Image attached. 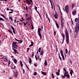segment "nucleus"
<instances>
[{
  "instance_id": "1",
  "label": "nucleus",
  "mask_w": 79,
  "mask_h": 79,
  "mask_svg": "<svg viewBox=\"0 0 79 79\" xmlns=\"http://www.w3.org/2000/svg\"><path fill=\"white\" fill-rule=\"evenodd\" d=\"M78 22H79V20L78 21ZM79 22L78 23V24H77V25L76 27H75V31H74V33L75 34H76L77 35V34H78V32H79Z\"/></svg>"
},
{
  "instance_id": "2",
  "label": "nucleus",
  "mask_w": 79,
  "mask_h": 79,
  "mask_svg": "<svg viewBox=\"0 0 79 79\" xmlns=\"http://www.w3.org/2000/svg\"><path fill=\"white\" fill-rule=\"evenodd\" d=\"M65 30L66 31H65V33L66 37V42L67 44H69V34H68V31L66 29Z\"/></svg>"
},
{
  "instance_id": "3",
  "label": "nucleus",
  "mask_w": 79,
  "mask_h": 79,
  "mask_svg": "<svg viewBox=\"0 0 79 79\" xmlns=\"http://www.w3.org/2000/svg\"><path fill=\"white\" fill-rule=\"evenodd\" d=\"M17 43L15 42H13L12 45V47L13 48H17V47H18V46L16 45V43Z\"/></svg>"
},
{
  "instance_id": "4",
  "label": "nucleus",
  "mask_w": 79,
  "mask_h": 79,
  "mask_svg": "<svg viewBox=\"0 0 79 79\" xmlns=\"http://www.w3.org/2000/svg\"><path fill=\"white\" fill-rule=\"evenodd\" d=\"M40 31H42V29L40 28H38V34L40 36V39H42V35L41 34V33H40Z\"/></svg>"
},
{
  "instance_id": "5",
  "label": "nucleus",
  "mask_w": 79,
  "mask_h": 79,
  "mask_svg": "<svg viewBox=\"0 0 79 79\" xmlns=\"http://www.w3.org/2000/svg\"><path fill=\"white\" fill-rule=\"evenodd\" d=\"M65 10L66 13H69V6H66L65 7Z\"/></svg>"
},
{
  "instance_id": "6",
  "label": "nucleus",
  "mask_w": 79,
  "mask_h": 79,
  "mask_svg": "<svg viewBox=\"0 0 79 79\" xmlns=\"http://www.w3.org/2000/svg\"><path fill=\"white\" fill-rule=\"evenodd\" d=\"M63 51H60V53L61 55V56L62 57V58L63 60H64V55H63Z\"/></svg>"
},
{
  "instance_id": "7",
  "label": "nucleus",
  "mask_w": 79,
  "mask_h": 79,
  "mask_svg": "<svg viewBox=\"0 0 79 79\" xmlns=\"http://www.w3.org/2000/svg\"><path fill=\"white\" fill-rule=\"evenodd\" d=\"M61 28L62 29L63 28V20H61Z\"/></svg>"
},
{
  "instance_id": "8",
  "label": "nucleus",
  "mask_w": 79,
  "mask_h": 79,
  "mask_svg": "<svg viewBox=\"0 0 79 79\" xmlns=\"http://www.w3.org/2000/svg\"><path fill=\"white\" fill-rule=\"evenodd\" d=\"M15 40H16L18 42H19V43H18V44H19L20 43H22V42H23V41L22 40H18L17 39H16V38H15Z\"/></svg>"
},
{
  "instance_id": "9",
  "label": "nucleus",
  "mask_w": 79,
  "mask_h": 79,
  "mask_svg": "<svg viewBox=\"0 0 79 79\" xmlns=\"http://www.w3.org/2000/svg\"><path fill=\"white\" fill-rule=\"evenodd\" d=\"M79 19H78L77 18H76V19H75V22H76V23H77L78 21V22L77 23V24H79Z\"/></svg>"
},
{
  "instance_id": "10",
  "label": "nucleus",
  "mask_w": 79,
  "mask_h": 79,
  "mask_svg": "<svg viewBox=\"0 0 79 79\" xmlns=\"http://www.w3.org/2000/svg\"><path fill=\"white\" fill-rule=\"evenodd\" d=\"M15 74L14 75V76L16 78L17 77V76H18V72H16L15 73H14Z\"/></svg>"
},
{
  "instance_id": "11",
  "label": "nucleus",
  "mask_w": 79,
  "mask_h": 79,
  "mask_svg": "<svg viewBox=\"0 0 79 79\" xmlns=\"http://www.w3.org/2000/svg\"><path fill=\"white\" fill-rule=\"evenodd\" d=\"M54 17L56 19H57L58 18V14L56 13L54 15Z\"/></svg>"
},
{
  "instance_id": "12",
  "label": "nucleus",
  "mask_w": 79,
  "mask_h": 79,
  "mask_svg": "<svg viewBox=\"0 0 79 79\" xmlns=\"http://www.w3.org/2000/svg\"><path fill=\"white\" fill-rule=\"evenodd\" d=\"M73 71L72 69H71V70L70 72V74L71 76H73Z\"/></svg>"
},
{
  "instance_id": "13",
  "label": "nucleus",
  "mask_w": 79,
  "mask_h": 79,
  "mask_svg": "<svg viewBox=\"0 0 79 79\" xmlns=\"http://www.w3.org/2000/svg\"><path fill=\"white\" fill-rule=\"evenodd\" d=\"M68 74V71H65V73L64 74V76H66V75Z\"/></svg>"
},
{
  "instance_id": "14",
  "label": "nucleus",
  "mask_w": 79,
  "mask_h": 79,
  "mask_svg": "<svg viewBox=\"0 0 79 79\" xmlns=\"http://www.w3.org/2000/svg\"><path fill=\"white\" fill-rule=\"evenodd\" d=\"M44 65L45 66H46L47 65V60H45Z\"/></svg>"
},
{
  "instance_id": "15",
  "label": "nucleus",
  "mask_w": 79,
  "mask_h": 79,
  "mask_svg": "<svg viewBox=\"0 0 79 79\" xmlns=\"http://www.w3.org/2000/svg\"><path fill=\"white\" fill-rule=\"evenodd\" d=\"M76 11L74 10L72 12V14L73 15H76Z\"/></svg>"
},
{
  "instance_id": "16",
  "label": "nucleus",
  "mask_w": 79,
  "mask_h": 79,
  "mask_svg": "<svg viewBox=\"0 0 79 79\" xmlns=\"http://www.w3.org/2000/svg\"><path fill=\"white\" fill-rule=\"evenodd\" d=\"M61 35L63 37V39H64V38L65 37L64 36V33H63L62 34H61Z\"/></svg>"
},
{
  "instance_id": "17",
  "label": "nucleus",
  "mask_w": 79,
  "mask_h": 79,
  "mask_svg": "<svg viewBox=\"0 0 79 79\" xmlns=\"http://www.w3.org/2000/svg\"><path fill=\"white\" fill-rule=\"evenodd\" d=\"M20 63L21 65V67H23V63H22V61H20Z\"/></svg>"
},
{
  "instance_id": "18",
  "label": "nucleus",
  "mask_w": 79,
  "mask_h": 79,
  "mask_svg": "<svg viewBox=\"0 0 79 79\" xmlns=\"http://www.w3.org/2000/svg\"><path fill=\"white\" fill-rule=\"evenodd\" d=\"M29 63H32V60H31V58L29 57Z\"/></svg>"
},
{
  "instance_id": "19",
  "label": "nucleus",
  "mask_w": 79,
  "mask_h": 79,
  "mask_svg": "<svg viewBox=\"0 0 79 79\" xmlns=\"http://www.w3.org/2000/svg\"><path fill=\"white\" fill-rule=\"evenodd\" d=\"M44 54V50H42L40 52V55H42Z\"/></svg>"
},
{
  "instance_id": "20",
  "label": "nucleus",
  "mask_w": 79,
  "mask_h": 79,
  "mask_svg": "<svg viewBox=\"0 0 79 79\" xmlns=\"http://www.w3.org/2000/svg\"><path fill=\"white\" fill-rule=\"evenodd\" d=\"M46 18L47 19H48L49 21V22L50 23V19L49 18H48V15H47V13H46Z\"/></svg>"
},
{
  "instance_id": "21",
  "label": "nucleus",
  "mask_w": 79,
  "mask_h": 79,
  "mask_svg": "<svg viewBox=\"0 0 79 79\" xmlns=\"http://www.w3.org/2000/svg\"><path fill=\"white\" fill-rule=\"evenodd\" d=\"M26 19L27 20V21H29L30 19H31V17H30L29 18H26Z\"/></svg>"
},
{
  "instance_id": "22",
  "label": "nucleus",
  "mask_w": 79,
  "mask_h": 79,
  "mask_svg": "<svg viewBox=\"0 0 79 79\" xmlns=\"http://www.w3.org/2000/svg\"><path fill=\"white\" fill-rule=\"evenodd\" d=\"M14 61L15 62V64H16V63H17V60H16V59H14Z\"/></svg>"
},
{
  "instance_id": "23",
  "label": "nucleus",
  "mask_w": 79,
  "mask_h": 79,
  "mask_svg": "<svg viewBox=\"0 0 79 79\" xmlns=\"http://www.w3.org/2000/svg\"><path fill=\"white\" fill-rule=\"evenodd\" d=\"M65 76V77H67V78H69L70 77V76H69V74H67L66 75V76Z\"/></svg>"
},
{
  "instance_id": "24",
  "label": "nucleus",
  "mask_w": 79,
  "mask_h": 79,
  "mask_svg": "<svg viewBox=\"0 0 79 79\" xmlns=\"http://www.w3.org/2000/svg\"><path fill=\"white\" fill-rule=\"evenodd\" d=\"M56 26H57V28H59V26H58V24L56 23Z\"/></svg>"
},
{
  "instance_id": "25",
  "label": "nucleus",
  "mask_w": 79,
  "mask_h": 79,
  "mask_svg": "<svg viewBox=\"0 0 79 79\" xmlns=\"http://www.w3.org/2000/svg\"><path fill=\"white\" fill-rule=\"evenodd\" d=\"M41 73L43 74H44V76H46V73L45 72H44L42 71H41Z\"/></svg>"
},
{
  "instance_id": "26",
  "label": "nucleus",
  "mask_w": 79,
  "mask_h": 79,
  "mask_svg": "<svg viewBox=\"0 0 79 79\" xmlns=\"http://www.w3.org/2000/svg\"><path fill=\"white\" fill-rule=\"evenodd\" d=\"M14 51V52H15V53H18V52H17V51L16 49H13Z\"/></svg>"
},
{
  "instance_id": "27",
  "label": "nucleus",
  "mask_w": 79,
  "mask_h": 79,
  "mask_svg": "<svg viewBox=\"0 0 79 79\" xmlns=\"http://www.w3.org/2000/svg\"><path fill=\"white\" fill-rule=\"evenodd\" d=\"M31 44L29 46V47H32V46H33V45L34 44V43H33L32 42H31Z\"/></svg>"
},
{
  "instance_id": "28",
  "label": "nucleus",
  "mask_w": 79,
  "mask_h": 79,
  "mask_svg": "<svg viewBox=\"0 0 79 79\" xmlns=\"http://www.w3.org/2000/svg\"><path fill=\"white\" fill-rule=\"evenodd\" d=\"M75 6V4H72V9H73V8H74V6Z\"/></svg>"
},
{
  "instance_id": "29",
  "label": "nucleus",
  "mask_w": 79,
  "mask_h": 79,
  "mask_svg": "<svg viewBox=\"0 0 79 79\" xmlns=\"http://www.w3.org/2000/svg\"><path fill=\"white\" fill-rule=\"evenodd\" d=\"M56 74L57 76H60V73H59L58 72H56Z\"/></svg>"
},
{
  "instance_id": "30",
  "label": "nucleus",
  "mask_w": 79,
  "mask_h": 79,
  "mask_svg": "<svg viewBox=\"0 0 79 79\" xmlns=\"http://www.w3.org/2000/svg\"><path fill=\"white\" fill-rule=\"evenodd\" d=\"M65 51H66V54H67V53H68V49H66Z\"/></svg>"
},
{
  "instance_id": "31",
  "label": "nucleus",
  "mask_w": 79,
  "mask_h": 79,
  "mask_svg": "<svg viewBox=\"0 0 79 79\" xmlns=\"http://www.w3.org/2000/svg\"><path fill=\"white\" fill-rule=\"evenodd\" d=\"M0 21H4V19L2 18H0Z\"/></svg>"
},
{
  "instance_id": "32",
  "label": "nucleus",
  "mask_w": 79,
  "mask_h": 79,
  "mask_svg": "<svg viewBox=\"0 0 79 79\" xmlns=\"http://www.w3.org/2000/svg\"><path fill=\"white\" fill-rule=\"evenodd\" d=\"M10 63L11 62H10V61L9 60L8 64V66H10Z\"/></svg>"
},
{
  "instance_id": "33",
  "label": "nucleus",
  "mask_w": 79,
  "mask_h": 79,
  "mask_svg": "<svg viewBox=\"0 0 79 79\" xmlns=\"http://www.w3.org/2000/svg\"><path fill=\"white\" fill-rule=\"evenodd\" d=\"M34 76H36V75H37V72H35L34 73Z\"/></svg>"
},
{
  "instance_id": "34",
  "label": "nucleus",
  "mask_w": 79,
  "mask_h": 79,
  "mask_svg": "<svg viewBox=\"0 0 79 79\" xmlns=\"http://www.w3.org/2000/svg\"><path fill=\"white\" fill-rule=\"evenodd\" d=\"M11 26V27L12 29L13 30H15V28H14L13 27V26Z\"/></svg>"
},
{
  "instance_id": "35",
  "label": "nucleus",
  "mask_w": 79,
  "mask_h": 79,
  "mask_svg": "<svg viewBox=\"0 0 79 79\" xmlns=\"http://www.w3.org/2000/svg\"><path fill=\"white\" fill-rule=\"evenodd\" d=\"M32 55L31 57H33V56H34V52H32Z\"/></svg>"
},
{
  "instance_id": "36",
  "label": "nucleus",
  "mask_w": 79,
  "mask_h": 79,
  "mask_svg": "<svg viewBox=\"0 0 79 79\" xmlns=\"http://www.w3.org/2000/svg\"><path fill=\"white\" fill-rule=\"evenodd\" d=\"M52 78H54V75H53V73L52 74Z\"/></svg>"
},
{
  "instance_id": "37",
  "label": "nucleus",
  "mask_w": 79,
  "mask_h": 79,
  "mask_svg": "<svg viewBox=\"0 0 79 79\" xmlns=\"http://www.w3.org/2000/svg\"><path fill=\"white\" fill-rule=\"evenodd\" d=\"M1 16H2L3 17V18H5V16H4L2 14H1Z\"/></svg>"
},
{
  "instance_id": "38",
  "label": "nucleus",
  "mask_w": 79,
  "mask_h": 79,
  "mask_svg": "<svg viewBox=\"0 0 79 79\" xmlns=\"http://www.w3.org/2000/svg\"><path fill=\"white\" fill-rule=\"evenodd\" d=\"M51 5L52 6V9H53V4H52H52H51Z\"/></svg>"
},
{
  "instance_id": "39",
  "label": "nucleus",
  "mask_w": 79,
  "mask_h": 79,
  "mask_svg": "<svg viewBox=\"0 0 79 79\" xmlns=\"http://www.w3.org/2000/svg\"><path fill=\"white\" fill-rule=\"evenodd\" d=\"M31 26H32V29L33 30L34 29V27L33 26V25H32V24H31Z\"/></svg>"
},
{
  "instance_id": "40",
  "label": "nucleus",
  "mask_w": 79,
  "mask_h": 79,
  "mask_svg": "<svg viewBox=\"0 0 79 79\" xmlns=\"http://www.w3.org/2000/svg\"><path fill=\"white\" fill-rule=\"evenodd\" d=\"M28 3H31V2L29 1V0L27 1Z\"/></svg>"
},
{
  "instance_id": "41",
  "label": "nucleus",
  "mask_w": 79,
  "mask_h": 79,
  "mask_svg": "<svg viewBox=\"0 0 79 79\" xmlns=\"http://www.w3.org/2000/svg\"><path fill=\"white\" fill-rule=\"evenodd\" d=\"M52 0H49V2H50L51 3V4L52 5Z\"/></svg>"
},
{
  "instance_id": "42",
  "label": "nucleus",
  "mask_w": 79,
  "mask_h": 79,
  "mask_svg": "<svg viewBox=\"0 0 79 79\" xmlns=\"http://www.w3.org/2000/svg\"><path fill=\"white\" fill-rule=\"evenodd\" d=\"M61 76L62 78H65V77L63 75H62Z\"/></svg>"
},
{
  "instance_id": "43",
  "label": "nucleus",
  "mask_w": 79,
  "mask_h": 79,
  "mask_svg": "<svg viewBox=\"0 0 79 79\" xmlns=\"http://www.w3.org/2000/svg\"><path fill=\"white\" fill-rule=\"evenodd\" d=\"M37 7H36V6H35V10H37Z\"/></svg>"
},
{
  "instance_id": "44",
  "label": "nucleus",
  "mask_w": 79,
  "mask_h": 79,
  "mask_svg": "<svg viewBox=\"0 0 79 79\" xmlns=\"http://www.w3.org/2000/svg\"><path fill=\"white\" fill-rule=\"evenodd\" d=\"M63 70L65 72L66 71V69H65V68H64L63 69Z\"/></svg>"
},
{
  "instance_id": "45",
  "label": "nucleus",
  "mask_w": 79,
  "mask_h": 79,
  "mask_svg": "<svg viewBox=\"0 0 79 79\" xmlns=\"http://www.w3.org/2000/svg\"><path fill=\"white\" fill-rule=\"evenodd\" d=\"M22 70L23 71V73L24 74V69H22Z\"/></svg>"
},
{
  "instance_id": "46",
  "label": "nucleus",
  "mask_w": 79,
  "mask_h": 79,
  "mask_svg": "<svg viewBox=\"0 0 79 79\" xmlns=\"http://www.w3.org/2000/svg\"><path fill=\"white\" fill-rule=\"evenodd\" d=\"M0 1H5V2H8V1L6 0H0Z\"/></svg>"
},
{
  "instance_id": "47",
  "label": "nucleus",
  "mask_w": 79,
  "mask_h": 79,
  "mask_svg": "<svg viewBox=\"0 0 79 79\" xmlns=\"http://www.w3.org/2000/svg\"><path fill=\"white\" fill-rule=\"evenodd\" d=\"M69 55H70V50H69Z\"/></svg>"
},
{
  "instance_id": "48",
  "label": "nucleus",
  "mask_w": 79,
  "mask_h": 79,
  "mask_svg": "<svg viewBox=\"0 0 79 79\" xmlns=\"http://www.w3.org/2000/svg\"><path fill=\"white\" fill-rule=\"evenodd\" d=\"M34 65L36 67L37 66V64H34Z\"/></svg>"
},
{
  "instance_id": "49",
  "label": "nucleus",
  "mask_w": 79,
  "mask_h": 79,
  "mask_svg": "<svg viewBox=\"0 0 79 79\" xmlns=\"http://www.w3.org/2000/svg\"><path fill=\"white\" fill-rule=\"evenodd\" d=\"M59 57V58L60 59V60H61H61H62V59H61V57H60V56Z\"/></svg>"
},
{
  "instance_id": "50",
  "label": "nucleus",
  "mask_w": 79,
  "mask_h": 79,
  "mask_svg": "<svg viewBox=\"0 0 79 79\" xmlns=\"http://www.w3.org/2000/svg\"><path fill=\"white\" fill-rule=\"evenodd\" d=\"M35 58L36 60H37V56H35Z\"/></svg>"
},
{
  "instance_id": "51",
  "label": "nucleus",
  "mask_w": 79,
  "mask_h": 79,
  "mask_svg": "<svg viewBox=\"0 0 79 79\" xmlns=\"http://www.w3.org/2000/svg\"><path fill=\"white\" fill-rule=\"evenodd\" d=\"M13 32H14V34H15V30H13Z\"/></svg>"
},
{
  "instance_id": "52",
  "label": "nucleus",
  "mask_w": 79,
  "mask_h": 79,
  "mask_svg": "<svg viewBox=\"0 0 79 79\" xmlns=\"http://www.w3.org/2000/svg\"><path fill=\"white\" fill-rule=\"evenodd\" d=\"M54 35H56V32L55 31H54Z\"/></svg>"
},
{
  "instance_id": "53",
  "label": "nucleus",
  "mask_w": 79,
  "mask_h": 79,
  "mask_svg": "<svg viewBox=\"0 0 79 79\" xmlns=\"http://www.w3.org/2000/svg\"><path fill=\"white\" fill-rule=\"evenodd\" d=\"M16 19H15L14 20V23H16Z\"/></svg>"
},
{
  "instance_id": "54",
  "label": "nucleus",
  "mask_w": 79,
  "mask_h": 79,
  "mask_svg": "<svg viewBox=\"0 0 79 79\" xmlns=\"http://www.w3.org/2000/svg\"><path fill=\"white\" fill-rule=\"evenodd\" d=\"M63 20V17H62V16L61 18V20Z\"/></svg>"
},
{
  "instance_id": "55",
  "label": "nucleus",
  "mask_w": 79,
  "mask_h": 79,
  "mask_svg": "<svg viewBox=\"0 0 79 79\" xmlns=\"http://www.w3.org/2000/svg\"><path fill=\"white\" fill-rule=\"evenodd\" d=\"M58 8H59L60 11L61 10V9H60V7L59 6H58Z\"/></svg>"
},
{
  "instance_id": "56",
  "label": "nucleus",
  "mask_w": 79,
  "mask_h": 79,
  "mask_svg": "<svg viewBox=\"0 0 79 79\" xmlns=\"http://www.w3.org/2000/svg\"><path fill=\"white\" fill-rule=\"evenodd\" d=\"M70 63L71 64H72V61L70 60Z\"/></svg>"
},
{
  "instance_id": "57",
  "label": "nucleus",
  "mask_w": 79,
  "mask_h": 79,
  "mask_svg": "<svg viewBox=\"0 0 79 79\" xmlns=\"http://www.w3.org/2000/svg\"><path fill=\"white\" fill-rule=\"evenodd\" d=\"M13 13V12H9V13H10V14H11V13Z\"/></svg>"
},
{
  "instance_id": "58",
  "label": "nucleus",
  "mask_w": 79,
  "mask_h": 79,
  "mask_svg": "<svg viewBox=\"0 0 79 79\" xmlns=\"http://www.w3.org/2000/svg\"><path fill=\"white\" fill-rule=\"evenodd\" d=\"M72 23L73 25H74V23H73V20H72Z\"/></svg>"
},
{
  "instance_id": "59",
  "label": "nucleus",
  "mask_w": 79,
  "mask_h": 79,
  "mask_svg": "<svg viewBox=\"0 0 79 79\" xmlns=\"http://www.w3.org/2000/svg\"><path fill=\"white\" fill-rule=\"evenodd\" d=\"M27 69H28V70H29V68L28 67H27Z\"/></svg>"
},
{
  "instance_id": "60",
  "label": "nucleus",
  "mask_w": 79,
  "mask_h": 79,
  "mask_svg": "<svg viewBox=\"0 0 79 79\" xmlns=\"http://www.w3.org/2000/svg\"><path fill=\"white\" fill-rule=\"evenodd\" d=\"M41 50V48H40L39 49V50Z\"/></svg>"
},
{
  "instance_id": "61",
  "label": "nucleus",
  "mask_w": 79,
  "mask_h": 79,
  "mask_svg": "<svg viewBox=\"0 0 79 79\" xmlns=\"http://www.w3.org/2000/svg\"><path fill=\"white\" fill-rule=\"evenodd\" d=\"M10 19H12V18L10 17Z\"/></svg>"
},
{
  "instance_id": "62",
  "label": "nucleus",
  "mask_w": 79,
  "mask_h": 79,
  "mask_svg": "<svg viewBox=\"0 0 79 79\" xmlns=\"http://www.w3.org/2000/svg\"><path fill=\"white\" fill-rule=\"evenodd\" d=\"M58 73H60V69H58Z\"/></svg>"
},
{
  "instance_id": "63",
  "label": "nucleus",
  "mask_w": 79,
  "mask_h": 79,
  "mask_svg": "<svg viewBox=\"0 0 79 79\" xmlns=\"http://www.w3.org/2000/svg\"><path fill=\"white\" fill-rule=\"evenodd\" d=\"M22 20H25L24 19H23V17H22Z\"/></svg>"
},
{
  "instance_id": "64",
  "label": "nucleus",
  "mask_w": 79,
  "mask_h": 79,
  "mask_svg": "<svg viewBox=\"0 0 79 79\" xmlns=\"http://www.w3.org/2000/svg\"><path fill=\"white\" fill-rule=\"evenodd\" d=\"M41 29H43V26H41Z\"/></svg>"
}]
</instances>
